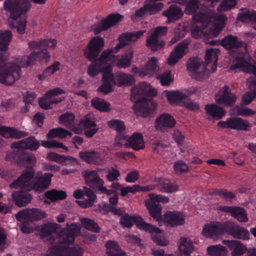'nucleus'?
Segmentation results:
<instances>
[{"instance_id":"48","label":"nucleus","mask_w":256,"mask_h":256,"mask_svg":"<svg viewBox=\"0 0 256 256\" xmlns=\"http://www.w3.org/2000/svg\"><path fill=\"white\" fill-rule=\"evenodd\" d=\"M80 222L86 229L93 232H100V228L94 220L88 218H81Z\"/></svg>"},{"instance_id":"32","label":"nucleus","mask_w":256,"mask_h":256,"mask_svg":"<svg viewBox=\"0 0 256 256\" xmlns=\"http://www.w3.org/2000/svg\"><path fill=\"white\" fill-rule=\"evenodd\" d=\"M194 249L192 240L188 238L181 237L179 240L178 250L180 256H190Z\"/></svg>"},{"instance_id":"4","label":"nucleus","mask_w":256,"mask_h":256,"mask_svg":"<svg viewBox=\"0 0 256 256\" xmlns=\"http://www.w3.org/2000/svg\"><path fill=\"white\" fill-rule=\"evenodd\" d=\"M144 32L145 30H138L136 32H126L122 34L119 36V42L116 46L104 50L96 60L102 64L107 62H110V63H112L116 58V56L112 54L117 52L120 48L128 44L129 42H136Z\"/></svg>"},{"instance_id":"44","label":"nucleus","mask_w":256,"mask_h":256,"mask_svg":"<svg viewBox=\"0 0 256 256\" xmlns=\"http://www.w3.org/2000/svg\"><path fill=\"white\" fill-rule=\"evenodd\" d=\"M206 252L210 256H227L228 252L226 248L221 244L209 246Z\"/></svg>"},{"instance_id":"12","label":"nucleus","mask_w":256,"mask_h":256,"mask_svg":"<svg viewBox=\"0 0 256 256\" xmlns=\"http://www.w3.org/2000/svg\"><path fill=\"white\" fill-rule=\"evenodd\" d=\"M225 231V222H212L204 226L202 234L206 238H215L226 234Z\"/></svg>"},{"instance_id":"26","label":"nucleus","mask_w":256,"mask_h":256,"mask_svg":"<svg viewBox=\"0 0 256 256\" xmlns=\"http://www.w3.org/2000/svg\"><path fill=\"white\" fill-rule=\"evenodd\" d=\"M53 174L44 173L40 176H37L35 178L34 190L39 192H42L50 186Z\"/></svg>"},{"instance_id":"58","label":"nucleus","mask_w":256,"mask_h":256,"mask_svg":"<svg viewBox=\"0 0 256 256\" xmlns=\"http://www.w3.org/2000/svg\"><path fill=\"white\" fill-rule=\"evenodd\" d=\"M108 126L115 130L118 133L124 132L126 127L122 121L120 120H112L108 122Z\"/></svg>"},{"instance_id":"52","label":"nucleus","mask_w":256,"mask_h":256,"mask_svg":"<svg viewBox=\"0 0 256 256\" xmlns=\"http://www.w3.org/2000/svg\"><path fill=\"white\" fill-rule=\"evenodd\" d=\"M54 97H41L38 100L40 106L45 110L52 108L51 106L54 104H58L62 101L63 98H60L58 100H54Z\"/></svg>"},{"instance_id":"14","label":"nucleus","mask_w":256,"mask_h":256,"mask_svg":"<svg viewBox=\"0 0 256 256\" xmlns=\"http://www.w3.org/2000/svg\"><path fill=\"white\" fill-rule=\"evenodd\" d=\"M123 16L118 14H111L106 18H102L94 28L95 34H98L103 30H106L118 23L123 18Z\"/></svg>"},{"instance_id":"25","label":"nucleus","mask_w":256,"mask_h":256,"mask_svg":"<svg viewBox=\"0 0 256 256\" xmlns=\"http://www.w3.org/2000/svg\"><path fill=\"white\" fill-rule=\"evenodd\" d=\"M222 243L228 246L232 256H242L248 248L246 245L237 240H223Z\"/></svg>"},{"instance_id":"18","label":"nucleus","mask_w":256,"mask_h":256,"mask_svg":"<svg viewBox=\"0 0 256 256\" xmlns=\"http://www.w3.org/2000/svg\"><path fill=\"white\" fill-rule=\"evenodd\" d=\"M156 90L146 82H139L132 88L130 96H156Z\"/></svg>"},{"instance_id":"9","label":"nucleus","mask_w":256,"mask_h":256,"mask_svg":"<svg viewBox=\"0 0 256 256\" xmlns=\"http://www.w3.org/2000/svg\"><path fill=\"white\" fill-rule=\"evenodd\" d=\"M218 126L222 128H228L237 130L248 131L251 127V124L248 120L240 118L231 117L225 121H220Z\"/></svg>"},{"instance_id":"38","label":"nucleus","mask_w":256,"mask_h":256,"mask_svg":"<svg viewBox=\"0 0 256 256\" xmlns=\"http://www.w3.org/2000/svg\"><path fill=\"white\" fill-rule=\"evenodd\" d=\"M134 56V50L132 48L128 49L117 60L116 65L119 68H128L132 64V59Z\"/></svg>"},{"instance_id":"63","label":"nucleus","mask_w":256,"mask_h":256,"mask_svg":"<svg viewBox=\"0 0 256 256\" xmlns=\"http://www.w3.org/2000/svg\"><path fill=\"white\" fill-rule=\"evenodd\" d=\"M170 74L171 72L166 70L161 74L158 75L157 78L160 80L162 85L168 86L172 81V80L170 78Z\"/></svg>"},{"instance_id":"13","label":"nucleus","mask_w":256,"mask_h":256,"mask_svg":"<svg viewBox=\"0 0 256 256\" xmlns=\"http://www.w3.org/2000/svg\"><path fill=\"white\" fill-rule=\"evenodd\" d=\"M190 43L189 40L185 39L174 48L168 59V63L170 66L174 65L186 54Z\"/></svg>"},{"instance_id":"50","label":"nucleus","mask_w":256,"mask_h":256,"mask_svg":"<svg viewBox=\"0 0 256 256\" xmlns=\"http://www.w3.org/2000/svg\"><path fill=\"white\" fill-rule=\"evenodd\" d=\"M32 196L27 192H17V206H26L32 200Z\"/></svg>"},{"instance_id":"37","label":"nucleus","mask_w":256,"mask_h":256,"mask_svg":"<svg viewBox=\"0 0 256 256\" xmlns=\"http://www.w3.org/2000/svg\"><path fill=\"white\" fill-rule=\"evenodd\" d=\"M220 44L228 50L238 48L242 46V42L236 36L228 34L224 37L221 40Z\"/></svg>"},{"instance_id":"45","label":"nucleus","mask_w":256,"mask_h":256,"mask_svg":"<svg viewBox=\"0 0 256 256\" xmlns=\"http://www.w3.org/2000/svg\"><path fill=\"white\" fill-rule=\"evenodd\" d=\"M198 88L196 87L191 86L188 88L182 90L183 92L178 90H165L164 91L162 96H188L187 95H192L196 93Z\"/></svg>"},{"instance_id":"60","label":"nucleus","mask_w":256,"mask_h":256,"mask_svg":"<svg viewBox=\"0 0 256 256\" xmlns=\"http://www.w3.org/2000/svg\"><path fill=\"white\" fill-rule=\"evenodd\" d=\"M42 146L46 148H62L66 151L68 150V148L63 145L62 143L58 142L54 140H42Z\"/></svg>"},{"instance_id":"24","label":"nucleus","mask_w":256,"mask_h":256,"mask_svg":"<svg viewBox=\"0 0 256 256\" xmlns=\"http://www.w3.org/2000/svg\"><path fill=\"white\" fill-rule=\"evenodd\" d=\"M82 176L86 184L93 187L96 190L100 185H104V181L101 179L98 173L95 170H86Z\"/></svg>"},{"instance_id":"55","label":"nucleus","mask_w":256,"mask_h":256,"mask_svg":"<svg viewBox=\"0 0 256 256\" xmlns=\"http://www.w3.org/2000/svg\"><path fill=\"white\" fill-rule=\"evenodd\" d=\"M80 125L85 128H90L96 126L95 118L92 114H88L80 120Z\"/></svg>"},{"instance_id":"6","label":"nucleus","mask_w":256,"mask_h":256,"mask_svg":"<svg viewBox=\"0 0 256 256\" xmlns=\"http://www.w3.org/2000/svg\"><path fill=\"white\" fill-rule=\"evenodd\" d=\"M132 106L135 113L143 118L148 117L155 112L157 103L153 97H138Z\"/></svg>"},{"instance_id":"5","label":"nucleus","mask_w":256,"mask_h":256,"mask_svg":"<svg viewBox=\"0 0 256 256\" xmlns=\"http://www.w3.org/2000/svg\"><path fill=\"white\" fill-rule=\"evenodd\" d=\"M34 3L44 4L46 0H32ZM30 8L29 0H17V32L23 34L25 32L26 21V13Z\"/></svg>"},{"instance_id":"59","label":"nucleus","mask_w":256,"mask_h":256,"mask_svg":"<svg viewBox=\"0 0 256 256\" xmlns=\"http://www.w3.org/2000/svg\"><path fill=\"white\" fill-rule=\"evenodd\" d=\"M128 141L129 138L121 132L116 135L115 138L114 145L127 148L128 146Z\"/></svg>"},{"instance_id":"53","label":"nucleus","mask_w":256,"mask_h":256,"mask_svg":"<svg viewBox=\"0 0 256 256\" xmlns=\"http://www.w3.org/2000/svg\"><path fill=\"white\" fill-rule=\"evenodd\" d=\"M106 253L108 256L120 254L124 252L120 248L118 242L115 241L108 240L106 244Z\"/></svg>"},{"instance_id":"27","label":"nucleus","mask_w":256,"mask_h":256,"mask_svg":"<svg viewBox=\"0 0 256 256\" xmlns=\"http://www.w3.org/2000/svg\"><path fill=\"white\" fill-rule=\"evenodd\" d=\"M164 220L172 226H182L184 224L182 214L178 212H167L164 214Z\"/></svg>"},{"instance_id":"33","label":"nucleus","mask_w":256,"mask_h":256,"mask_svg":"<svg viewBox=\"0 0 256 256\" xmlns=\"http://www.w3.org/2000/svg\"><path fill=\"white\" fill-rule=\"evenodd\" d=\"M40 146V142L34 136H30L17 142V148H20L34 151L37 150Z\"/></svg>"},{"instance_id":"11","label":"nucleus","mask_w":256,"mask_h":256,"mask_svg":"<svg viewBox=\"0 0 256 256\" xmlns=\"http://www.w3.org/2000/svg\"><path fill=\"white\" fill-rule=\"evenodd\" d=\"M35 170L34 168H28L24 170L21 176L17 178V187L26 190H34Z\"/></svg>"},{"instance_id":"47","label":"nucleus","mask_w":256,"mask_h":256,"mask_svg":"<svg viewBox=\"0 0 256 256\" xmlns=\"http://www.w3.org/2000/svg\"><path fill=\"white\" fill-rule=\"evenodd\" d=\"M92 106L97 110L103 112H108L110 110V104L103 99L99 97H94L92 100Z\"/></svg>"},{"instance_id":"10","label":"nucleus","mask_w":256,"mask_h":256,"mask_svg":"<svg viewBox=\"0 0 256 256\" xmlns=\"http://www.w3.org/2000/svg\"><path fill=\"white\" fill-rule=\"evenodd\" d=\"M225 232L233 238L242 240H248L250 238V234L245 228L238 224L232 221L225 222Z\"/></svg>"},{"instance_id":"3","label":"nucleus","mask_w":256,"mask_h":256,"mask_svg":"<svg viewBox=\"0 0 256 256\" xmlns=\"http://www.w3.org/2000/svg\"><path fill=\"white\" fill-rule=\"evenodd\" d=\"M12 38L10 30H0V82L6 85L12 84L15 78L12 72L16 66L9 63H6V57L2 52L6 50Z\"/></svg>"},{"instance_id":"28","label":"nucleus","mask_w":256,"mask_h":256,"mask_svg":"<svg viewBox=\"0 0 256 256\" xmlns=\"http://www.w3.org/2000/svg\"><path fill=\"white\" fill-rule=\"evenodd\" d=\"M134 222L136 224L137 227L141 230H144V229L140 228V224H148L139 216L134 215L130 216L128 214H126L120 218V224L123 228H131Z\"/></svg>"},{"instance_id":"15","label":"nucleus","mask_w":256,"mask_h":256,"mask_svg":"<svg viewBox=\"0 0 256 256\" xmlns=\"http://www.w3.org/2000/svg\"><path fill=\"white\" fill-rule=\"evenodd\" d=\"M140 226L144 230L150 234L152 240L158 245L166 246L168 244V241L165 239L162 231L158 227L148 223L141 224Z\"/></svg>"},{"instance_id":"62","label":"nucleus","mask_w":256,"mask_h":256,"mask_svg":"<svg viewBox=\"0 0 256 256\" xmlns=\"http://www.w3.org/2000/svg\"><path fill=\"white\" fill-rule=\"evenodd\" d=\"M173 168L175 173L177 174L185 173L188 170L187 164L181 160L176 162L173 166Z\"/></svg>"},{"instance_id":"51","label":"nucleus","mask_w":256,"mask_h":256,"mask_svg":"<svg viewBox=\"0 0 256 256\" xmlns=\"http://www.w3.org/2000/svg\"><path fill=\"white\" fill-rule=\"evenodd\" d=\"M250 63L246 62L244 58H238L236 60L230 67V70H239L247 72V69L248 68Z\"/></svg>"},{"instance_id":"23","label":"nucleus","mask_w":256,"mask_h":256,"mask_svg":"<svg viewBox=\"0 0 256 256\" xmlns=\"http://www.w3.org/2000/svg\"><path fill=\"white\" fill-rule=\"evenodd\" d=\"M81 160L90 164L100 165L104 163V159L100 154L95 151H82L79 153Z\"/></svg>"},{"instance_id":"19","label":"nucleus","mask_w":256,"mask_h":256,"mask_svg":"<svg viewBox=\"0 0 256 256\" xmlns=\"http://www.w3.org/2000/svg\"><path fill=\"white\" fill-rule=\"evenodd\" d=\"M176 124V121L172 115L163 114L156 118L155 126L157 130L164 132L173 128Z\"/></svg>"},{"instance_id":"56","label":"nucleus","mask_w":256,"mask_h":256,"mask_svg":"<svg viewBox=\"0 0 256 256\" xmlns=\"http://www.w3.org/2000/svg\"><path fill=\"white\" fill-rule=\"evenodd\" d=\"M214 194L222 196L226 200L232 202L236 197L234 194L231 192L228 191L226 189H216L212 192Z\"/></svg>"},{"instance_id":"49","label":"nucleus","mask_w":256,"mask_h":256,"mask_svg":"<svg viewBox=\"0 0 256 256\" xmlns=\"http://www.w3.org/2000/svg\"><path fill=\"white\" fill-rule=\"evenodd\" d=\"M45 196L51 201H56L65 199L66 197V194L63 190H52L46 192L45 193Z\"/></svg>"},{"instance_id":"61","label":"nucleus","mask_w":256,"mask_h":256,"mask_svg":"<svg viewBox=\"0 0 256 256\" xmlns=\"http://www.w3.org/2000/svg\"><path fill=\"white\" fill-rule=\"evenodd\" d=\"M93 62L88 68V73L91 77L96 76L102 68V64L94 60L92 61Z\"/></svg>"},{"instance_id":"36","label":"nucleus","mask_w":256,"mask_h":256,"mask_svg":"<svg viewBox=\"0 0 256 256\" xmlns=\"http://www.w3.org/2000/svg\"><path fill=\"white\" fill-rule=\"evenodd\" d=\"M84 196H87V198L82 200H76V203L83 208L92 206L96 198L93 191L89 188L84 187Z\"/></svg>"},{"instance_id":"46","label":"nucleus","mask_w":256,"mask_h":256,"mask_svg":"<svg viewBox=\"0 0 256 256\" xmlns=\"http://www.w3.org/2000/svg\"><path fill=\"white\" fill-rule=\"evenodd\" d=\"M164 44L163 40L152 34L146 40V46L153 50H156L162 48Z\"/></svg>"},{"instance_id":"34","label":"nucleus","mask_w":256,"mask_h":256,"mask_svg":"<svg viewBox=\"0 0 256 256\" xmlns=\"http://www.w3.org/2000/svg\"><path fill=\"white\" fill-rule=\"evenodd\" d=\"M135 82L134 76L122 72H118L115 74L114 84L118 86H132Z\"/></svg>"},{"instance_id":"40","label":"nucleus","mask_w":256,"mask_h":256,"mask_svg":"<svg viewBox=\"0 0 256 256\" xmlns=\"http://www.w3.org/2000/svg\"><path fill=\"white\" fill-rule=\"evenodd\" d=\"M155 188L162 192L172 193L176 192L178 190V186L176 184L172 183L168 179H160L158 184L155 185Z\"/></svg>"},{"instance_id":"42","label":"nucleus","mask_w":256,"mask_h":256,"mask_svg":"<svg viewBox=\"0 0 256 256\" xmlns=\"http://www.w3.org/2000/svg\"><path fill=\"white\" fill-rule=\"evenodd\" d=\"M128 146L135 150L144 148V143L142 134L140 133L136 132L129 137Z\"/></svg>"},{"instance_id":"20","label":"nucleus","mask_w":256,"mask_h":256,"mask_svg":"<svg viewBox=\"0 0 256 256\" xmlns=\"http://www.w3.org/2000/svg\"><path fill=\"white\" fill-rule=\"evenodd\" d=\"M60 225L56 223L48 222L38 226V234L43 240H49L52 236L60 229Z\"/></svg>"},{"instance_id":"54","label":"nucleus","mask_w":256,"mask_h":256,"mask_svg":"<svg viewBox=\"0 0 256 256\" xmlns=\"http://www.w3.org/2000/svg\"><path fill=\"white\" fill-rule=\"evenodd\" d=\"M74 115L72 113H66L59 118L60 122L63 126L71 128L73 126Z\"/></svg>"},{"instance_id":"43","label":"nucleus","mask_w":256,"mask_h":256,"mask_svg":"<svg viewBox=\"0 0 256 256\" xmlns=\"http://www.w3.org/2000/svg\"><path fill=\"white\" fill-rule=\"evenodd\" d=\"M156 60H157L155 57L151 58L144 66H142L143 70L140 72V76H146L156 72L158 68Z\"/></svg>"},{"instance_id":"21","label":"nucleus","mask_w":256,"mask_h":256,"mask_svg":"<svg viewBox=\"0 0 256 256\" xmlns=\"http://www.w3.org/2000/svg\"><path fill=\"white\" fill-rule=\"evenodd\" d=\"M183 12L180 8L176 4L170 5L164 10L162 15L167 18L166 23L170 24L178 20L183 16Z\"/></svg>"},{"instance_id":"7","label":"nucleus","mask_w":256,"mask_h":256,"mask_svg":"<svg viewBox=\"0 0 256 256\" xmlns=\"http://www.w3.org/2000/svg\"><path fill=\"white\" fill-rule=\"evenodd\" d=\"M104 46V40L100 36H96L90 40L84 50V56L90 61H94L98 56Z\"/></svg>"},{"instance_id":"17","label":"nucleus","mask_w":256,"mask_h":256,"mask_svg":"<svg viewBox=\"0 0 256 256\" xmlns=\"http://www.w3.org/2000/svg\"><path fill=\"white\" fill-rule=\"evenodd\" d=\"M46 216V213L38 208L24 209L17 212V220L24 219L33 222L40 220Z\"/></svg>"},{"instance_id":"2","label":"nucleus","mask_w":256,"mask_h":256,"mask_svg":"<svg viewBox=\"0 0 256 256\" xmlns=\"http://www.w3.org/2000/svg\"><path fill=\"white\" fill-rule=\"evenodd\" d=\"M220 50L216 48H208L205 56V64L198 57L190 58L186 64V68L189 75L192 78L202 81L205 78L208 74L206 66L212 63L211 71L214 72L217 68V62Z\"/></svg>"},{"instance_id":"35","label":"nucleus","mask_w":256,"mask_h":256,"mask_svg":"<svg viewBox=\"0 0 256 256\" xmlns=\"http://www.w3.org/2000/svg\"><path fill=\"white\" fill-rule=\"evenodd\" d=\"M36 51L32 52L26 58H22L19 60L17 58V80L20 76L19 72L20 67H27L35 64L36 61H38Z\"/></svg>"},{"instance_id":"22","label":"nucleus","mask_w":256,"mask_h":256,"mask_svg":"<svg viewBox=\"0 0 256 256\" xmlns=\"http://www.w3.org/2000/svg\"><path fill=\"white\" fill-rule=\"evenodd\" d=\"M168 102L172 105L184 106L190 110H196L199 105L192 101L190 97H167Z\"/></svg>"},{"instance_id":"8","label":"nucleus","mask_w":256,"mask_h":256,"mask_svg":"<svg viewBox=\"0 0 256 256\" xmlns=\"http://www.w3.org/2000/svg\"><path fill=\"white\" fill-rule=\"evenodd\" d=\"M192 20L196 24L191 28L192 36L194 38H198L203 34L204 28L208 25L210 18L204 12H199L192 16Z\"/></svg>"},{"instance_id":"29","label":"nucleus","mask_w":256,"mask_h":256,"mask_svg":"<svg viewBox=\"0 0 256 256\" xmlns=\"http://www.w3.org/2000/svg\"><path fill=\"white\" fill-rule=\"evenodd\" d=\"M56 43L57 42L55 39H42L38 41H30L28 43V47L30 50L35 49L40 50L45 47L54 48Z\"/></svg>"},{"instance_id":"39","label":"nucleus","mask_w":256,"mask_h":256,"mask_svg":"<svg viewBox=\"0 0 256 256\" xmlns=\"http://www.w3.org/2000/svg\"><path fill=\"white\" fill-rule=\"evenodd\" d=\"M204 110L208 114L217 120L221 119L226 114L224 108L216 104H206Z\"/></svg>"},{"instance_id":"41","label":"nucleus","mask_w":256,"mask_h":256,"mask_svg":"<svg viewBox=\"0 0 256 256\" xmlns=\"http://www.w3.org/2000/svg\"><path fill=\"white\" fill-rule=\"evenodd\" d=\"M46 158L49 160L60 163L62 165H68L76 162V159L70 156H66L52 152H48Z\"/></svg>"},{"instance_id":"16","label":"nucleus","mask_w":256,"mask_h":256,"mask_svg":"<svg viewBox=\"0 0 256 256\" xmlns=\"http://www.w3.org/2000/svg\"><path fill=\"white\" fill-rule=\"evenodd\" d=\"M218 210L230 213L232 217L240 222H246L248 221L247 212L243 208L236 206H220Z\"/></svg>"},{"instance_id":"57","label":"nucleus","mask_w":256,"mask_h":256,"mask_svg":"<svg viewBox=\"0 0 256 256\" xmlns=\"http://www.w3.org/2000/svg\"><path fill=\"white\" fill-rule=\"evenodd\" d=\"M199 0H190L186 4V14H195L200 8Z\"/></svg>"},{"instance_id":"30","label":"nucleus","mask_w":256,"mask_h":256,"mask_svg":"<svg viewBox=\"0 0 256 256\" xmlns=\"http://www.w3.org/2000/svg\"><path fill=\"white\" fill-rule=\"evenodd\" d=\"M146 205L150 216L156 220L160 221L162 219L161 205L150 198L146 202Z\"/></svg>"},{"instance_id":"31","label":"nucleus","mask_w":256,"mask_h":256,"mask_svg":"<svg viewBox=\"0 0 256 256\" xmlns=\"http://www.w3.org/2000/svg\"><path fill=\"white\" fill-rule=\"evenodd\" d=\"M6 10L10 12V17L8 18V22L12 28H16V0H6L4 2Z\"/></svg>"},{"instance_id":"64","label":"nucleus","mask_w":256,"mask_h":256,"mask_svg":"<svg viewBox=\"0 0 256 256\" xmlns=\"http://www.w3.org/2000/svg\"><path fill=\"white\" fill-rule=\"evenodd\" d=\"M106 178L108 182L116 181L120 176V173L118 170L113 167L108 170Z\"/></svg>"},{"instance_id":"1","label":"nucleus","mask_w":256,"mask_h":256,"mask_svg":"<svg viewBox=\"0 0 256 256\" xmlns=\"http://www.w3.org/2000/svg\"><path fill=\"white\" fill-rule=\"evenodd\" d=\"M80 224L73 222L66 224V228H62L60 234V244L52 246L51 252L57 256H82L83 250L78 246L70 248L66 244L72 243L80 230Z\"/></svg>"}]
</instances>
